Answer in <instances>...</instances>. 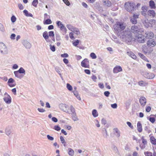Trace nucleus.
Returning <instances> with one entry per match:
<instances>
[{"label":"nucleus","instance_id":"f257e3e1","mask_svg":"<svg viewBox=\"0 0 156 156\" xmlns=\"http://www.w3.org/2000/svg\"><path fill=\"white\" fill-rule=\"evenodd\" d=\"M126 26V24L123 22H118L113 26L115 31L117 35H119L120 32L124 30Z\"/></svg>","mask_w":156,"mask_h":156},{"label":"nucleus","instance_id":"f03ea898","mask_svg":"<svg viewBox=\"0 0 156 156\" xmlns=\"http://www.w3.org/2000/svg\"><path fill=\"white\" fill-rule=\"evenodd\" d=\"M128 30H125L124 31L122 32L121 33V37L122 39V40L124 41L127 42H130L133 39V37L132 35L131 32Z\"/></svg>","mask_w":156,"mask_h":156},{"label":"nucleus","instance_id":"7ed1b4c3","mask_svg":"<svg viewBox=\"0 0 156 156\" xmlns=\"http://www.w3.org/2000/svg\"><path fill=\"white\" fill-rule=\"evenodd\" d=\"M58 107L60 110L68 114L71 113V112L73 113H75L74 108L72 105L69 107L66 104L61 103L59 104Z\"/></svg>","mask_w":156,"mask_h":156},{"label":"nucleus","instance_id":"20e7f679","mask_svg":"<svg viewBox=\"0 0 156 156\" xmlns=\"http://www.w3.org/2000/svg\"><path fill=\"white\" fill-rule=\"evenodd\" d=\"M125 9L128 12H132L136 7L135 4L131 2H126L124 5Z\"/></svg>","mask_w":156,"mask_h":156},{"label":"nucleus","instance_id":"39448f33","mask_svg":"<svg viewBox=\"0 0 156 156\" xmlns=\"http://www.w3.org/2000/svg\"><path fill=\"white\" fill-rule=\"evenodd\" d=\"M66 27L69 30L73 32L76 34L78 35L80 34V32L79 29L72 25L70 24H67Z\"/></svg>","mask_w":156,"mask_h":156},{"label":"nucleus","instance_id":"423d86ee","mask_svg":"<svg viewBox=\"0 0 156 156\" xmlns=\"http://www.w3.org/2000/svg\"><path fill=\"white\" fill-rule=\"evenodd\" d=\"M0 52L3 55H6L8 53V50L7 46L3 43H0Z\"/></svg>","mask_w":156,"mask_h":156},{"label":"nucleus","instance_id":"0eeeda50","mask_svg":"<svg viewBox=\"0 0 156 156\" xmlns=\"http://www.w3.org/2000/svg\"><path fill=\"white\" fill-rule=\"evenodd\" d=\"M135 40L138 42L141 43H144L145 41L144 36L141 34H136L135 37Z\"/></svg>","mask_w":156,"mask_h":156},{"label":"nucleus","instance_id":"6e6552de","mask_svg":"<svg viewBox=\"0 0 156 156\" xmlns=\"http://www.w3.org/2000/svg\"><path fill=\"white\" fill-rule=\"evenodd\" d=\"M3 100L5 103L8 104H10L12 101L11 97L6 92H5L4 94Z\"/></svg>","mask_w":156,"mask_h":156},{"label":"nucleus","instance_id":"1a4fd4ad","mask_svg":"<svg viewBox=\"0 0 156 156\" xmlns=\"http://www.w3.org/2000/svg\"><path fill=\"white\" fill-rule=\"evenodd\" d=\"M12 132V127L10 126H7L5 129V133L8 136H10Z\"/></svg>","mask_w":156,"mask_h":156},{"label":"nucleus","instance_id":"9d476101","mask_svg":"<svg viewBox=\"0 0 156 156\" xmlns=\"http://www.w3.org/2000/svg\"><path fill=\"white\" fill-rule=\"evenodd\" d=\"M131 31L133 33H137L141 32V30L136 26L134 25L131 27Z\"/></svg>","mask_w":156,"mask_h":156},{"label":"nucleus","instance_id":"9b49d317","mask_svg":"<svg viewBox=\"0 0 156 156\" xmlns=\"http://www.w3.org/2000/svg\"><path fill=\"white\" fill-rule=\"evenodd\" d=\"M89 61L87 59H85L81 62V66L85 68H89Z\"/></svg>","mask_w":156,"mask_h":156},{"label":"nucleus","instance_id":"f8f14e48","mask_svg":"<svg viewBox=\"0 0 156 156\" xmlns=\"http://www.w3.org/2000/svg\"><path fill=\"white\" fill-rule=\"evenodd\" d=\"M141 140H142V143L143 144V145H140V148L142 149H144L146 147V145L147 144V140L146 139H145L144 138V136H142L141 138Z\"/></svg>","mask_w":156,"mask_h":156},{"label":"nucleus","instance_id":"ddd939ff","mask_svg":"<svg viewBox=\"0 0 156 156\" xmlns=\"http://www.w3.org/2000/svg\"><path fill=\"white\" fill-rule=\"evenodd\" d=\"M122 70L121 67L119 66H116L113 69V73H117L119 72L122 71Z\"/></svg>","mask_w":156,"mask_h":156},{"label":"nucleus","instance_id":"4468645a","mask_svg":"<svg viewBox=\"0 0 156 156\" xmlns=\"http://www.w3.org/2000/svg\"><path fill=\"white\" fill-rule=\"evenodd\" d=\"M140 102L141 105L144 107L146 105L147 100L145 97H141L140 98L139 100Z\"/></svg>","mask_w":156,"mask_h":156},{"label":"nucleus","instance_id":"2eb2a0df","mask_svg":"<svg viewBox=\"0 0 156 156\" xmlns=\"http://www.w3.org/2000/svg\"><path fill=\"white\" fill-rule=\"evenodd\" d=\"M147 44L149 47H154L156 45V44L153 39H151L147 41Z\"/></svg>","mask_w":156,"mask_h":156},{"label":"nucleus","instance_id":"dca6fc26","mask_svg":"<svg viewBox=\"0 0 156 156\" xmlns=\"http://www.w3.org/2000/svg\"><path fill=\"white\" fill-rule=\"evenodd\" d=\"M144 76L145 77L148 79H152L154 77V74L151 73H146Z\"/></svg>","mask_w":156,"mask_h":156},{"label":"nucleus","instance_id":"f3484780","mask_svg":"<svg viewBox=\"0 0 156 156\" xmlns=\"http://www.w3.org/2000/svg\"><path fill=\"white\" fill-rule=\"evenodd\" d=\"M103 5L105 7H110L112 5L111 2L109 0H102Z\"/></svg>","mask_w":156,"mask_h":156},{"label":"nucleus","instance_id":"a211bd4d","mask_svg":"<svg viewBox=\"0 0 156 156\" xmlns=\"http://www.w3.org/2000/svg\"><path fill=\"white\" fill-rule=\"evenodd\" d=\"M145 34L146 35V37L148 38H152L154 36L153 33L151 31L146 32Z\"/></svg>","mask_w":156,"mask_h":156},{"label":"nucleus","instance_id":"6ab92c4d","mask_svg":"<svg viewBox=\"0 0 156 156\" xmlns=\"http://www.w3.org/2000/svg\"><path fill=\"white\" fill-rule=\"evenodd\" d=\"M142 11L141 12V14L145 16H147V7L145 6H142Z\"/></svg>","mask_w":156,"mask_h":156},{"label":"nucleus","instance_id":"aec40b11","mask_svg":"<svg viewBox=\"0 0 156 156\" xmlns=\"http://www.w3.org/2000/svg\"><path fill=\"white\" fill-rule=\"evenodd\" d=\"M23 45L26 48H30L31 47V44L27 41H24L23 42Z\"/></svg>","mask_w":156,"mask_h":156},{"label":"nucleus","instance_id":"412c9836","mask_svg":"<svg viewBox=\"0 0 156 156\" xmlns=\"http://www.w3.org/2000/svg\"><path fill=\"white\" fill-rule=\"evenodd\" d=\"M138 83L139 85L141 87H145L148 84V83L147 82L143 80H141L139 81Z\"/></svg>","mask_w":156,"mask_h":156},{"label":"nucleus","instance_id":"4be33fe9","mask_svg":"<svg viewBox=\"0 0 156 156\" xmlns=\"http://www.w3.org/2000/svg\"><path fill=\"white\" fill-rule=\"evenodd\" d=\"M114 133L115 136L117 137L120 136V132L117 128H115L113 129Z\"/></svg>","mask_w":156,"mask_h":156},{"label":"nucleus","instance_id":"5701e85b","mask_svg":"<svg viewBox=\"0 0 156 156\" xmlns=\"http://www.w3.org/2000/svg\"><path fill=\"white\" fill-rule=\"evenodd\" d=\"M43 36L47 42L49 41L48 40L49 36L48 35V33L47 31H45L43 33Z\"/></svg>","mask_w":156,"mask_h":156},{"label":"nucleus","instance_id":"b1692460","mask_svg":"<svg viewBox=\"0 0 156 156\" xmlns=\"http://www.w3.org/2000/svg\"><path fill=\"white\" fill-rule=\"evenodd\" d=\"M15 80L12 78H11L8 80V81L7 82V84L8 86L10 87H14V85H11L10 83H15Z\"/></svg>","mask_w":156,"mask_h":156},{"label":"nucleus","instance_id":"393cba45","mask_svg":"<svg viewBox=\"0 0 156 156\" xmlns=\"http://www.w3.org/2000/svg\"><path fill=\"white\" fill-rule=\"evenodd\" d=\"M127 55L133 59H135L136 58V56L133 52L131 51H127Z\"/></svg>","mask_w":156,"mask_h":156},{"label":"nucleus","instance_id":"a878e982","mask_svg":"<svg viewBox=\"0 0 156 156\" xmlns=\"http://www.w3.org/2000/svg\"><path fill=\"white\" fill-rule=\"evenodd\" d=\"M137 130L139 133L142 132V126L140 121L138 122L137 123Z\"/></svg>","mask_w":156,"mask_h":156},{"label":"nucleus","instance_id":"bb28decb","mask_svg":"<svg viewBox=\"0 0 156 156\" xmlns=\"http://www.w3.org/2000/svg\"><path fill=\"white\" fill-rule=\"evenodd\" d=\"M74 112H75L74 113H72V112H71V113H69V114H70L73 115L72 116V118L73 119L74 121H76L78 120V119L76 115V113L75 112V108H74Z\"/></svg>","mask_w":156,"mask_h":156},{"label":"nucleus","instance_id":"cd10ccee","mask_svg":"<svg viewBox=\"0 0 156 156\" xmlns=\"http://www.w3.org/2000/svg\"><path fill=\"white\" fill-rule=\"evenodd\" d=\"M147 13L149 15L152 16L153 17H154L155 16V13L154 11L153 10H149Z\"/></svg>","mask_w":156,"mask_h":156},{"label":"nucleus","instance_id":"c85d7f7f","mask_svg":"<svg viewBox=\"0 0 156 156\" xmlns=\"http://www.w3.org/2000/svg\"><path fill=\"white\" fill-rule=\"evenodd\" d=\"M143 23L146 27L148 28L149 27H150V25L149 24V22H148V19H145L143 21Z\"/></svg>","mask_w":156,"mask_h":156},{"label":"nucleus","instance_id":"c756f323","mask_svg":"<svg viewBox=\"0 0 156 156\" xmlns=\"http://www.w3.org/2000/svg\"><path fill=\"white\" fill-rule=\"evenodd\" d=\"M113 151L118 155H120V153L117 147L115 146L114 145L112 148Z\"/></svg>","mask_w":156,"mask_h":156},{"label":"nucleus","instance_id":"7c9ffc66","mask_svg":"<svg viewBox=\"0 0 156 156\" xmlns=\"http://www.w3.org/2000/svg\"><path fill=\"white\" fill-rule=\"evenodd\" d=\"M150 140L151 143L154 145H156V139L153 136H151L150 137Z\"/></svg>","mask_w":156,"mask_h":156},{"label":"nucleus","instance_id":"2f4dec72","mask_svg":"<svg viewBox=\"0 0 156 156\" xmlns=\"http://www.w3.org/2000/svg\"><path fill=\"white\" fill-rule=\"evenodd\" d=\"M149 6L151 9H155L156 8L154 2L152 0L150 1L149 2Z\"/></svg>","mask_w":156,"mask_h":156},{"label":"nucleus","instance_id":"473e14b6","mask_svg":"<svg viewBox=\"0 0 156 156\" xmlns=\"http://www.w3.org/2000/svg\"><path fill=\"white\" fill-rule=\"evenodd\" d=\"M92 114L94 118L98 117V113L96 109H94L92 110Z\"/></svg>","mask_w":156,"mask_h":156},{"label":"nucleus","instance_id":"72a5a7b5","mask_svg":"<svg viewBox=\"0 0 156 156\" xmlns=\"http://www.w3.org/2000/svg\"><path fill=\"white\" fill-rule=\"evenodd\" d=\"M74 95L79 100H81V98L80 96L79 95L78 93L76 90H74L73 91Z\"/></svg>","mask_w":156,"mask_h":156},{"label":"nucleus","instance_id":"f704fd0d","mask_svg":"<svg viewBox=\"0 0 156 156\" xmlns=\"http://www.w3.org/2000/svg\"><path fill=\"white\" fill-rule=\"evenodd\" d=\"M52 23L51 20L50 19H47L44 20L43 23L44 24H51Z\"/></svg>","mask_w":156,"mask_h":156},{"label":"nucleus","instance_id":"c9c22d12","mask_svg":"<svg viewBox=\"0 0 156 156\" xmlns=\"http://www.w3.org/2000/svg\"><path fill=\"white\" fill-rule=\"evenodd\" d=\"M25 16H27L32 17L33 16L31 13H29L28 11L26 10H24L23 11Z\"/></svg>","mask_w":156,"mask_h":156},{"label":"nucleus","instance_id":"e433bc0d","mask_svg":"<svg viewBox=\"0 0 156 156\" xmlns=\"http://www.w3.org/2000/svg\"><path fill=\"white\" fill-rule=\"evenodd\" d=\"M60 29L63 32V35L65 34L66 33L67 30L64 25L62 27H61L60 28Z\"/></svg>","mask_w":156,"mask_h":156},{"label":"nucleus","instance_id":"4c0bfd02","mask_svg":"<svg viewBox=\"0 0 156 156\" xmlns=\"http://www.w3.org/2000/svg\"><path fill=\"white\" fill-rule=\"evenodd\" d=\"M14 73L16 77L20 79L21 78V77L20 74L19 72H18V71H14Z\"/></svg>","mask_w":156,"mask_h":156},{"label":"nucleus","instance_id":"58836bf2","mask_svg":"<svg viewBox=\"0 0 156 156\" xmlns=\"http://www.w3.org/2000/svg\"><path fill=\"white\" fill-rule=\"evenodd\" d=\"M60 140L61 143L63 144L64 146L66 147V143L64 137L62 136H61L60 137Z\"/></svg>","mask_w":156,"mask_h":156},{"label":"nucleus","instance_id":"ea45409f","mask_svg":"<svg viewBox=\"0 0 156 156\" xmlns=\"http://www.w3.org/2000/svg\"><path fill=\"white\" fill-rule=\"evenodd\" d=\"M149 24L150 26L152 27L156 24V21L154 20H151L149 21Z\"/></svg>","mask_w":156,"mask_h":156},{"label":"nucleus","instance_id":"a19ab883","mask_svg":"<svg viewBox=\"0 0 156 156\" xmlns=\"http://www.w3.org/2000/svg\"><path fill=\"white\" fill-rule=\"evenodd\" d=\"M68 154L69 155L71 156H73L74 154V151L72 149L70 148H69Z\"/></svg>","mask_w":156,"mask_h":156},{"label":"nucleus","instance_id":"79ce46f5","mask_svg":"<svg viewBox=\"0 0 156 156\" xmlns=\"http://www.w3.org/2000/svg\"><path fill=\"white\" fill-rule=\"evenodd\" d=\"M18 71L20 73H23L24 74H25V71L22 67H21Z\"/></svg>","mask_w":156,"mask_h":156},{"label":"nucleus","instance_id":"37998d69","mask_svg":"<svg viewBox=\"0 0 156 156\" xmlns=\"http://www.w3.org/2000/svg\"><path fill=\"white\" fill-rule=\"evenodd\" d=\"M130 21L133 24H136L137 23V20L136 19L132 17L130 19Z\"/></svg>","mask_w":156,"mask_h":156},{"label":"nucleus","instance_id":"c03bdc74","mask_svg":"<svg viewBox=\"0 0 156 156\" xmlns=\"http://www.w3.org/2000/svg\"><path fill=\"white\" fill-rule=\"evenodd\" d=\"M38 3V0H34L32 2V5L34 7H36Z\"/></svg>","mask_w":156,"mask_h":156},{"label":"nucleus","instance_id":"a18cd8bd","mask_svg":"<svg viewBox=\"0 0 156 156\" xmlns=\"http://www.w3.org/2000/svg\"><path fill=\"white\" fill-rule=\"evenodd\" d=\"M56 23L58 26L59 28H60L61 27H62L64 25L63 24H62V23L59 21H57Z\"/></svg>","mask_w":156,"mask_h":156},{"label":"nucleus","instance_id":"49530a36","mask_svg":"<svg viewBox=\"0 0 156 156\" xmlns=\"http://www.w3.org/2000/svg\"><path fill=\"white\" fill-rule=\"evenodd\" d=\"M139 55L143 59L146 60H147V58L144 55L140 53H138Z\"/></svg>","mask_w":156,"mask_h":156},{"label":"nucleus","instance_id":"de8ad7c7","mask_svg":"<svg viewBox=\"0 0 156 156\" xmlns=\"http://www.w3.org/2000/svg\"><path fill=\"white\" fill-rule=\"evenodd\" d=\"M103 136L106 138H107L108 136L107 131L105 129H103Z\"/></svg>","mask_w":156,"mask_h":156},{"label":"nucleus","instance_id":"09e8293b","mask_svg":"<svg viewBox=\"0 0 156 156\" xmlns=\"http://www.w3.org/2000/svg\"><path fill=\"white\" fill-rule=\"evenodd\" d=\"M66 85V87L69 90L71 91L72 90L73 87L69 84L67 83Z\"/></svg>","mask_w":156,"mask_h":156},{"label":"nucleus","instance_id":"8fccbe9b","mask_svg":"<svg viewBox=\"0 0 156 156\" xmlns=\"http://www.w3.org/2000/svg\"><path fill=\"white\" fill-rule=\"evenodd\" d=\"M79 41L78 40H76L75 41L73 42V44L74 46H77L79 44Z\"/></svg>","mask_w":156,"mask_h":156},{"label":"nucleus","instance_id":"3c124183","mask_svg":"<svg viewBox=\"0 0 156 156\" xmlns=\"http://www.w3.org/2000/svg\"><path fill=\"white\" fill-rule=\"evenodd\" d=\"M90 56L92 59H96L97 58V56L94 53H91L90 54Z\"/></svg>","mask_w":156,"mask_h":156},{"label":"nucleus","instance_id":"603ef678","mask_svg":"<svg viewBox=\"0 0 156 156\" xmlns=\"http://www.w3.org/2000/svg\"><path fill=\"white\" fill-rule=\"evenodd\" d=\"M94 123H95V125L98 127H100V124H99V122L98 121L97 119H95L94 121Z\"/></svg>","mask_w":156,"mask_h":156},{"label":"nucleus","instance_id":"864d4df0","mask_svg":"<svg viewBox=\"0 0 156 156\" xmlns=\"http://www.w3.org/2000/svg\"><path fill=\"white\" fill-rule=\"evenodd\" d=\"M48 34H49V35H48L49 37V36L50 37H54L55 36L54 33V31H49L48 32Z\"/></svg>","mask_w":156,"mask_h":156},{"label":"nucleus","instance_id":"5fc2aeb1","mask_svg":"<svg viewBox=\"0 0 156 156\" xmlns=\"http://www.w3.org/2000/svg\"><path fill=\"white\" fill-rule=\"evenodd\" d=\"M11 152L9 151H8L4 154V156H11Z\"/></svg>","mask_w":156,"mask_h":156},{"label":"nucleus","instance_id":"6e6d98bb","mask_svg":"<svg viewBox=\"0 0 156 156\" xmlns=\"http://www.w3.org/2000/svg\"><path fill=\"white\" fill-rule=\"evenodd\" d=\"M50 49L52 51L54 52L55 51V48L54 46L52 45L51 44H50Z\"/></svg>","mask_w":156,"mask_h":156},{"label":"nucleus","instance_id":"4d7b16f0","mask_svg":"<svg viewBox=\"0 0 156 156\" xmlns=\"http://www.w3.org/2000/svg\"><path fill=\"white\" fill-rule=\"evenodd\" d=\"M0 30L2 32H4L5 30V29L3 25L1 23H0Z\"/></svg>","mask_w":156,"mask_h":156},{"label":"nucleus","instance_id":"13d9d810","mask_svg":"<svg viewBox=\"0 0 156 156\" xmlns=\"http://www.w3.org/2000/svg\"><path fill=\"white\" fill-rule=\"evenodd\" d=\"M69 36L70 38L71 39H74V34L73 32H70L69 34Z\"/></svg>","mask_w":156,"mask_h":156},{"label":"nucleus","instance_id":"bf43d9fd","mask_svg":"<svg viewBox=\"0 0 156 156\" xmlns=\"http://www.w3.org/2000/svg\"><path fill=\"white\" fill-rule=\"evenodd\" d=\"M18 6L20 10H23L24 9V6L21 3L18 4Z\"/></svg>","mask_w":156,"mask_h":156},{"label":"nucleus","instance_id":"052dcab7","mask_svg":"<svg viewBox=\"0 0 156 156\" xmlns=\"http://www.w3.org/2000/svg\"><path fill=\"white\" fill-rule=\"evenodd\" d=\"M44 20L49 19L50 18L49 15H48L47 13H45L44 15Z\"/></svg>","mask_w":156,"mask_h":156},{"label":"nucleus","instance_id":"680f3d73","mask_svg":"<svg viewBox=\"0 0 156 156\" xmlns=\"http://www.w3.org/2000/svg\"><path fill=\"white\" fill-rule=\"evenodd\" d=\"M54 129L57 131H59L60 130L61 128L58 126L56 125L54 126Z\"/></svg>","mask_w":156,"mask_h":156},{"label":"nucleus","instance_id":"e2e57ef3","mask_svg":"<svg viewBox=\"0 0 156 156\" xmlns=\"http://www.w3.org/2000/svg\"><path fill=\"white\" fill-rule=\"evenodd\" d=\"M149 120L152 123H154L155 120V119L153 117H150Z\"/></svg>","mask_w":156,"mask_h":156},{"label":"nucleus","instance_id":"0e129e2a","mask_svg":"<svg viewBox=\"0 0 156 156\" xmlns=\"http://www.w3.org/2000/svg\"><path fill=\"white\" fill-rule=\"evenodd\" d=\"M56 39L57 41H60L61 40L60 36L58 34H56Z\"/></svg>","mask_w":156,"mask_h":156},{"label":"nucleus","instance_id":"69168bd1","mask_svg":"<svg viewBox=\"0 0 156 156\" xmlns=\"http://www.w3.org/2000/svg\"><path fill=\"white\" fill-rule=\"evenodd\" d=\"M61 56L63 58H68L69 57V55L67 53H64L61 55Z\"/></svg>","mask_w":156,"mask_h":156},{"label":"nucleus","instance_id":"338daca9","mask_svg":"<svg viewBox=\"0 0 156 156\" xmlns=\"http://www.w3.org/2000/svg\"><path fill=\"white\" fill-rule=\"evenodd\" d=\"M101 123L104 125H105L107 123V121L106 119L104 118L102 119L101 121Z\"/></svg>","mask_w":156,"mask_h":156},{"label":"nucleus","instance_id":"774afa93","mask_svg":"<svg viewBox=\"0 0 156 156\" xmlns=\"http://www.w3.org/2000/svg\"><path fill=\"white\" fill-rule=\"evenodd\" d=\"M16 18L15 16H13L11 18V20L12 23L16 21Z\"/></svg>","mask_w":156,"mask_h":156}]
</instances>
